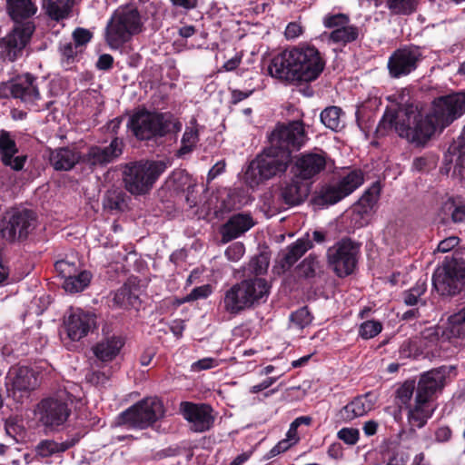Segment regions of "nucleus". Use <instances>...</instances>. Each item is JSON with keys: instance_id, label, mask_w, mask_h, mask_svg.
<instances>
[{"instance_id": "obj_9", "label": "nucleus", "mask_w": 465, "mask_h": 465, "mask_svg": "<svg viewBox=\"0 0 465 465\" xmlns=\"http://www.w3.org/2000/svg\"><path fill=\"white\" fill-rule=\"evenodd\" d=\"M170 165V160L140 161L127 164L124 171L126 190L136 195L148 193Z\"/></svg>"}, {"instance_id": "obj_57", "label": "nucleus", "mask_w": 465, "mask_h": 465, "mask_svg": "<svg viewBox=\"0 0 465 465\" xmlns=\"http://www.w3.org/2000/svg\"><path fill=\"white\" fill-rule=\"evenodd\" d=\"M303 33L302 26L297 22H291L287 25L284 35L288 40H294Z\"/></svg>"}, {"instance_id": "obj_18", "label": "nucleus", "mask_w": 465, "mask_h": 465, "mask_svg": "<svg viewBox=\"0 0 465 465\" xmlns=\"http://www.w3.org/2000/svg\"><path fill=\"white\" fill-rule=\"evenodd\" d=\"M306 135L301 121H293L287 125L278 126L272 134L271 145L287 149L292 159V151L298 150L305 143Z\"/></svg>"}, {"instance_id": "obj_27", "label": "nucleus", "mask_w": 465, "mask_h": 465, "mask_svg": "<svg viewBox=\"0 0 465 465\" xmlns=\"http://www.w3.org/2000/svg\"><path fill=\"white\" fill-rule=\"evenodd\" d=\"M254 225L250 214L238 213L232 215L221 229L222 241L228 242L240 237Z\"/></svg>"}, {"instance_id": "obj_20", "label": "nucleus", "mask_w": 465, "mask_h": 465, "mask_svg": "<svg viewBox=\"0 0 465 465\" xmlns=\"http://www.w3.org/2000/svg\"><path fill=\"white\" fill-rule=\"evenodd\" d=\"M327 153L322 150L301 153L295 160L294 173L303 181L312 180L323 172L327 166Z\"/></svg>"}, {"instance_id": "obj_44", "label": "nucleus", "mask_w": 465, "mask_h": 465, "mask_svg": "<svg viewBox=\"0 0 465 465\" xmlns=\"http://www.w3.org/2000/svg\"><path fill=\"white\" fill-rule=\"evenodd\" d=\"M82 51L76 47L71 41H63L59 44V53L61 55V61L64 65L72 64L78 53Z\"/></svg>"}, {"instance_id": "obj_58", "label": "nucleus", "mask_w": 465, "mask_h": 465, "mask_svg": "<svg viewBox=\"0 0 465 465\" xmlns=\"http://www.w3.org/2000/svg\"><path fill=\"white\" fill-rule=\"evenodd\" d=\"M460 242V239L456 236L448 237L438 244V251L440 252H448L456 247Z\"/></svg>"}, {"instance_id": "obj_47", "label": "nucleus", "mask_w": 465, "mask_h": 465, "mask_svg": "<svg viewBox=\"0 0 465 465\" xmlns=\"http://www.w3.org/2000/svg\"><path fill=\"white\" fill-rule=\"evenodd\" d=\"M124 203V194L117 190L108 191L104 199V206L110 210H121Z\"/></svg>"}, {"instance_id": "obj_50", "label": "nucleus", "mask_w": 465, "mask_h": 465, "mask_svg": "<svg viewBox=\"0 0 465 465\" xmlns=\"http://www.w3.org/2000/svg\"><path fill=\"white\" fill-rule=\"evenodd\" d=\"M323 25L326 28H341L350 23V18L345 14H328L323 17Z\"/></svg>"}, {"instance_id": "obj_31", "label": "nucleus", "mask_w": 465, "mask_h": 465, "mask_svg": "<svg viewBox=\"0 0 465 465\" xmlns=\"http://www.w3.org/2000/svg\"><path fill=\"white\" fill-rule=\"evenodd\" d=\"M312 247V242L308 238H300L288 246L280 261L282 271L289 270Z\"/></svg>"}, {"instance_id": "obj_36", "label": "nucleus", "mask_w": 465, "mask_h": 465, "mask_svg": "<svg viewBox=\"0 0 465 465\" xmlns=\"http://www.w3.org/2000/svg\"><path fill=\"white\" fill-rule=\"evenodd\" d=\"M322 123L329 129L338 132L345 126L343 113L338 106H330L321 113Z\"/></svg>"}, {"instance_id": "obj_53", "label": "nucleus", "mask_w": 465, "mask_h": 465, "mask_svg": "<svg viewBox=\"0 0 465 465\" xmlns=\"http://www.w3.org/2000/svg\"><path fill=\"white\" fill-rule=\"evenodd\" d=\"M74 45L82 51L83 46L89 43L92 39V33L84 28L78 27L73 32Z\"/></svg>"}, {"instance_id": "obj_10", "label": "nucleus", "mask_w": 465, "mask_h": 465, "mask_svg": "<svg viewBox=\"0 0 465 465\" xmlns=\"http://www.w3.org/2000/svg\"><path fill=\"white\" fill-rule=\"evenodd\" d=\"M269 294L267 282L261 278L242 281L225 292L223 303L226 312L236 314L259 303Z\"/></svg>"}, {"instance_id": "obj_1", "label": "nucleus", "mask_w": 465, "mask_h": 465, "mask_svg": "<svg viewBox=\"0 0 465 465\" xmlns=\"http://www.w3.org/2000/svg\"><path fill=\"white\" fill-rule=\"evenodd\" d=\"M405 92L393 95L397 108H388L377 132L385 134L394 130L416 145L426 143L437 129H444L465 114V93H454L433 100L430 112L422 116L418 107L405 100ZM408 96V94H407Z\"/></svg>"}, {"instance_id": "obj_29", "label": "nucleus", "mask_w": 465, "mask_h": 465, "mask_svg": "<svg viewBox=\"0 0 465 465\" xmlns=\"http://www.w3.org/2000/svg\"><path fill=\"white\" fill-rule=\"evenodd\" d=\"M124 345V341L120 336L106 337L93 347L94 356L102 361H113Z\"/></svg>"}, {"instance_id": "obj_7", "label": "nucleus", "mask_w": 465, "mask_h": 465, "mask_svg": "<svg viewBox=\"0 0 465 465\" xmlns=\"http://www.w3.org/2000/svg\"><path fill=\"white\" fill-rule=\"evenodd\" d=\"M127 127L137 139L150 140L163 137L169 133H178L182 129V123L170 113L143 109L130 116Z\"/></svg>"}, {"instance_id": "obj_49", "label": "nucleus", "mask_w": 465, "mask_h": 465, "mask_svg": "<svg viewBox=\"0 0 465 465\" xmlns=\"http://www.w3.org/2000/svg\"><path fill=\"white\" fill-rule=\"evenodd\" d=\"M417 391L414 381H407L397 390V399L403 404L408 405L412 398L414 391Z\"/></svg>"}, {"instance_id": "obj_12", "label": "nucleus", "mask_w": 465, "mask_h": 465, "mask_svg": "<svg viewBox=\"0 0 465 465\" xmlns=\"http://www.w3.org/2000/svg\"><path fill=\"white\" fill-rule=\"evenodd\" d=\"M38 224L36 213L25 208H13L7 211L0 223V234L7 242H20L27 239Z\"/></svg>"}, {"instance_id": "obj_5", "label": "nucleus", "mask_w": 465, "mask_h": 465, "mask_svg": "<svg viewBox=\"0 0 465 465\" xmlns=\"http://www.w3.org/2000/svg\"><path fill=\"white\" fill-rule=\"evenodd\" d=\"M143 26L142 15L134 4L118 6L105 26L104 39L112 49L121 48Z\"/></svg>"}, {"instance_id": "obj_39", "label": "nucleus", "mask_w": 465, "mask_h": 465, "mask_svg": "<svg viewBox=\"0 0 465 465\" xmlns=\"http://www.w3.org/2000/svg\"><path fill=\"white\" fill-rule=\"evenodd\" d=\"M137 300L138 297L132 293L130 287L124 285L114 293L112 302L114 307L128 308L134 306Z\"/></svg>"}, {"instance_id": "obj_59", "label": "nucleus", "mask_w": 465, "mask_h": 465, "mask_svg": "<svg viewBox=\"0 0 465 465\" xmlns=\"http://www.w3.org/2000/svg\"><path fill=\"white\" fill-rule=\"evenodd\" d=\"M56 272L63 277L64 280L66 277L71 275V272L74 271V264L70 263L66 261H58L55 263Z\"/></svg>"}, {"instance_id": "obj_24", "label": "nucleus", "mask_w": 465, "mask_h": 465, "mask_svg": "<svg viewBox=\"0 0 465 465\" xmlns=\"http://www.w3.org/2000/svg\"><path fill=\"white\" fill-rule=\"evenodd\" d=\"M10 91L15 98L29 104L40 100L37 79L30 74L17 76L11 84Z\"/></svg>"}, {"instance_id": "obj_19", "label": "nucleus", "mask_w": 465, "mask_h": 465, "mask_svg": "<svg viewBox=\"0 0 465 465\" xmlns=\"http://www.w3.org/2000/svg\"><path fill=\"white\" fill-rule=\"evenodd\" d=\"M380 193L381 186L378 183H374L352 206L350 221L353 228H361L369 223L379 201Z\"/></svg>"}, {"instance_id": "obj_40", "label": "nucleus", "mask_w": 465, "mask_h": 465, "mask_svg": "<svg viewBox=\"0 0 465 465\" xmlns=\"http://www.w3.org/2000/svg\"><path fill=\"white\" fill-rule=\"evenodd\" d=\"M418 0H387L386 6L393 15H407L415 12Z\"/></svg>"}, {"instance_id": "obj_2", "label": "nucleus", "mask_w": 465, "mask_h": 465, "mask_svg": "<svg viewBox=\"0 0 465 465\" xmlns=\"http://www.w3.org/2000/svg\"><path fill=\"white\" fill-rule=\"evenodd\" d=\"M325 61L313 45H299L273 56L268 65L269 74L289 84L298 85L316 80Z\"/></svg>"}, {"instance_id": "obj_64", "label": "nucleus", "mask_w": 465, "mask_h": 465, "mask_svg": "<svg viewBox=\"0 0 465 465\" xmlns=\"http://www.w3.org/2000/svg\"><path fill=\"white\" fill-rule=\"evenodd\" d=\"M252 90L249 91H241V90H232V104H236L241 101L248 98L252 94Z\"/></svg>"}, {"instance_id": "obj_45", "label": "nucleus", "mask_w": 465, "mask_h": 465, "mask_svg": "<svg viewBox=\"0 0 465 465\" xmlns=\"http://www.w3.org/2000/svg\"><path fill=\"white\" fill-rule=\"evenodd\" d=\"M290 321L292 326L302 330L311 324L312 317L308 308L302 307L291 314Z\"/></svg>"}, {"instance_id": "obj_11", "label": "nucleus", "mask_w": 465, "mask_h": 465, "mask_svg": "<svg viewBox=\"0 0 465 465\" xmlns=\"http://www.w3.org/2000/svg\"><path fill=\"white\" fill-rule=\"evenodd\" d=\"M163 414V402L156 397H149L121 412L116 419V424L143 430L152 426Z\"/></svg>"}, {"instance_id": "obj_17", "label": "nucleus", "mask_w": 465, "mask_h": 465, "mask_svg": "<svg viewBox=\"0 0 465 465\" xmlns=\"http://www.w3.org/2000/svg\"><path fill=\"white\" fill-rule=\"evenodd\" d=\"M64 325L67 337L79 341L96 329V316L80 308L71 309L64 317Z\"/></svg>"}, {"instance_id": "obj_34", "label": "nucleus", "mask_w": 465, "mask_h": 465, "mask_svg": "<svg viewBox=\"0 0 465 465\" xmlns=\"http://www.w3.org/2000/svg\"><path fill=\"white\" fill-rule=\"evenodd\" d=\"M73 7L72 0H44L43 9L45 14L56 22L70 16Z\"/></svg>"}, {"instance_id": "obj_4", "label": "nucleus", "mask_w": 465, "mask_h": 465, "mask_svg": "<svg viewBox=\"0 0 465 465\" xmlns=\"http://www.w3.org/2000/svg\"><path fill=\"white\" fill-rule=\"evenodd\" d=\"M455 366L443 365L421 375L415 396V404L410 407L408 422L411 431L422 428L433 412L430 400L436 391L441 390L446 379L455 371Z\"/></svg>"}, {"instance_id": "obj_62", "label": "nucleus", "mask_w": 465, "mask_h": 465, "mask_svg": "<svg viewBox=\"0 0 465 465\" xmlns=\"http://www.w3.org/2000/svg\"><path fill=\"white\" fill-rule=\"evenodd\" d=\"M451 437V430L449 427H440L435 432V440L439 442H446Z\"/></svg>"}, {"instance_id": "obj_51", "label": "nucleus", "mask_w": 465, "mask_h": 465, "mask_svg": "<svg viewBox=\"0 0 465 465\" xmlns=\"http://www.w3.org/2000/svg\"><path fill=\"white\" fill-rule=\"evenodd\" d=\"M269 266V259L265 254H260L253 257L249 262L248 270L256 274L260 275L265 272Z\"/></svg>"}, {"instance_id": "obj_26", "label": "nucleus", "mask_w": 465, "mask_h": 465, "mask_svg": "<svg viewBox=\"0 0 465 465\" xmlns=\"http://www.w3.org/2000/svg\"><path fill=\"white\" fill-rule=\"evenodd\" d=\"M123 153V142L114 138L108 146L91 147L84 156V162L91 166L104 165L119 157Z\"/></svg>"}, {"instance_id": "obj_38", "label": "nucleus", "mask_w": 465, "mask_h": 465, "mask_svg": "<svg viewBox=\"0 0 465 465\" xmlns=\"http://www.w3.org/2000/svg\"><path fill=\"white\" fill-rule=\"evenodd\" d=\"M92 275L87 271H83L76 275H69L64 282L66 292L74 293L84 291L90 283Z\"/></svg>"}, {"instance_id": "obj_25", "label": "nucleus", "mask_w": 465, "mask_h": 465, "mask_svg": "<svg viewBox=\"0 0 465 465\" xmlns=\"http://www.w3.org/2000/svg\"><path fill=\"white\" fill-rule=\"evenodd\" d=\"M0 158L5 166H9L15 171L23 169L26 161V156L18 153V148L15 139L9 132H0Z\"/></svg>"}, {"instance_id": "obj_60", "label": "nucleus", "mask_w": 465, "mask_h": 465, "mask_svg": "<svg viewBox=\"0 0 465 465\" xmlns=\"http://www.w3.org/2000/svg\"><path fill=\"white\" fill-rule=\"evenodd\" d=\"M294 443H291V440H288V439H283L280 440L271 450H270V457H274L276 455H279L280 453H282L286 450H288Z\"/></svg>"}, {"instance_id": "obj_16", "label": "nucleus", "mask_w": 465, "mask_h": 465, "mask_svg": "<svg viewBox=\"0 0 465 465\" xmlns=\"http://www.w3.org/2000/svg\"><path fill=\"white\" fill-rule=\"evenodd\" d=\"M423 58L421 49L409 45L395 50L388 60L389 74L392 78H401L415 71Z\"/></svg>"}, {"instance_id": "obj_8", "label": "nucleus", "mask_w": 465, "mask_h": 465, "mask_svg": "<svg viewBox=\"0 0 465 465\" xmlns=\"http://www.w3.org/2000/svg\"><path fill=\"white\" fill-rule=\"evenodd\" d=\"M432 284L440 295H456L465 291V246L460 247L446 258L432 276Z\"/></svg>"}, {"instance_id": "obj_6", "label": "nucleus", "mask_w": 465, "mask_h": 465, "mask_svg": "<svg viewBox=\"0 0 465 465\" xmlns=\"http://www.w3.org/2000/svg\"><path fill=\"white\" fill-rule=\"evenodd\" d=\"M291 161L287 149L271 145L250 163L245 173V182L254 188L267 180L283 174Z\"/></svg>"}, {"instance_id": "obj_56", "label": "nucleus", "mask_w": 465, "mask_h": 465, "mask_svg": "<svg viewBox=\"0 0 465 465\" xmlns=\"http://www.w3.org/2000/svg\"><path fill=\"white\" fill-rule=\"evenodd\" d=\"M219 365V361L214 358H203L193 363V371L209 370Z\"/></svg>"}, {"instance_id": "obj_30", "label": "nucleus", "mask_w": 465, "mask_h": 465, "mask_svg": "<svg viewBox=\"0 0 465 465\" xmlns=\"http://www.w3.org/2000/svg\"><path fill=\"white\" fill-rule=\"evenodd\" d=\"M80 153L71 148L62 147L51 152L49 161L56 171H69L80 160Z\"/></svg>"}, {"instance_id": "obj_52", "label": "nucleus", "mask_w": 465, "mask_h": 465, "mask_svg": "<svg viewBox=\"0 0 465 465\" xmlns=\"http://www.w3.org/2000/svg\"><path fill=\"white\" fill-rule=\"evenodd\" d=\"M337 437L348 445H354L359 440L360 432L355 428H342L338 431Z\"/></svg>"}, {"instance_id": "obj_22", "label": "nucleus", "mask_w": 465, "mask_h": 465, "mask_svg": "<svg viewBox=\"0 0 465 465\" xmlns=\"http://www.w3.org/2000/svg\"><path fill=\"white\" fill-rule=\"evenodd\" d=\"M309 193V184L294 174V177L280 184L278 199L288 206H297L307 199Z\"/></svg>"}, {"instance_id": "obj_46", "label": "nucleus", "mask_w": 465, "mask_h": 465, "mask_svg": "<svg viewBox=\"0 0 465 465\" xmlns=\"http://www.w3.org/2000/svg\"><path fill=\"white\" fill-rule=\"evenodd\" d=\"M382 331V325L378 321H366L360 325L359 335L369 340L377 336Z\"/></svg>"}, {"instance_id": "obj_15", "label": "nucleus", "mask_w": 465, "mask_h": 465, "mask_svg": "<svg viewBox=\"0 0 465 465\" xmlns=\"http://www.w3.org/2000/svg\"><path fill=\"white\" fill-rule=\"evenodd\" d=\"M425 339L465 346V306L450 314L446 322L423 332Z\"/></svg>"}, {"instance_id": "obj_35", "label": "nucleus", "mask_w": 465, "mask_h": 465, "mask_svg": "<svg viewBox=\"0 0 465 465\" xmlns=\"http://www.w3.org/2000/svg\"><path fill=\"white\" fill-rule=\"evenodd\" d=\"M199 142V125L195 119H193L189 125L185 127V131L181 140V146L177 150L175 155L183 157L193 152Z\"/></svg>"}, {"instance_id": "obj_28", "label": "nucleus", "mask_w": 465, "mask_h": 465, "mask_svg": "<svg viewBox=\"0 0 465 465\" xmlns=\"http://www.w3.org/2000/svg\"><path fill=\"white\" fill-rule=\"evenodd\" d=\"M374 403L370 393L358 396L340 411V417L344 421H351L367 414L373 408Z\"/></svg>"}, {"instance_id": "obj_32", "label": "nucleus", "mask_w": 465, "mask_h": 465, "mask_svg": "<svg viewBox=\"0 0 465 465\" xmlns=\"http://www.w3.org/2000/svg\"><path fill=\"white\" fill-rule=\"evenodd\" d=\"M440 216L446 223H462L465 221V203L460 198L449 197L441 203Z\"/></svg>"}, {"instance_id": "obj_37", "label": "nucleus", "mask_w": 465, "mask_h": 465, "mask_svg": "<svg viewBox=\"0 0 465 465\" xmlns=\"http://www.w3.org/2000/svg\"><path fill=\"white\" fill-rule=\"evenodd\" d=\"M359 36V28L355 25L347 24L341 28L332 30L328 39L333 44L345 45L349 43L355 41Z\"/></svg>"}, {"instance_id": "obj_55", "label": "nucleus", "mask_w": 465, "mask_h": 465, "mask_svg": "<svg viewBox=\"0 0 465 465\" xmlns=\"http://www.w3.org/2000/svg\"><path fill=\"white\" fill-rule=\"evenodd\" d=\"M245 247L243 243L237 242L227 247L225 256L229 261L238 262L244 254Z\"/></svg>"}, {"instance_id": "obj_54", "label": "nucleus", "mask_w": 465, "mask_h": 465, "mask_svg": "<svg viewBox=\"0 0 465 465\" xmlns=\"http://www.w3.org/2000/svg\"><path fill=\"white\" fill-rule=\"evenodd\" d=\"M212 293V288L209 284H204L193 288L191 292L183 298V302H189L199 299H205Z\"/></svg>"}, {"instance_id": "obj_14", "label": "nucleus", "mask_w": 465, "mask_h": 465, "mask_svg": "<svg viewBox=\"0 0 465 465\" xmlns=\"http://www.w3.org/2000/svg\"><path fill=\"white\" fill-rule=\"evenodd\" d=\"M359 252V245L351 239H341L328 249V263L337 276H348L356 267Z\"/></svg>"}, {"instance_id": "obj_48", "label": "nucleus", "mask_w": 465, "mask_h": 465, "mask_svg": "<svg viewBox=\"0 0 465 465\" xmlns=\"http://www.w3.org/2000/svg\"><path fill=\"white\" fill-rule=\"evenodd\" d=\"M454 152L457 153V160L453 174L460 181L465 180V145L455 143Z\"/></svg>"}, {"instance_id": "obj_3", "label": "nucleus", "mask_w": 465, "mask_h": 465, "mask_svg": "<svg viewBox=\"0 0 465 465\" xmlns=\"http://www.w3.org/2000/svg\"><path fill=\"white\" fill-rule=\"evenodd\" d=\"M6 8L8 15L17 25L2 38L0 47L3 56L13 62L22 55L35 29L32 21H19L33 16L37 7L31 0H6Z\"/></svg>"}, {"instance_id": "obj_23", "label": "nucleus", "mask_w": 465, "mask_h": 465, "mask_svg": "<svg viewBox=\"0 0 465 465\" xmlns=\"http://www.w3.org/2000/svg\"><path fill=\"white\" fill-rule=\"evenodd\" d=\"M6 386L14 394L16 391L29 392L39 386L37 373L28 367H18L9 371Z\"/></svg>"}, {"instance_id": "obj_63", "label": "nucleus", "mask_w": 465, "mask_h": 465, "mask_svg": "<svg viewBox=\"0 0 465 465\" xmlns=\"http://www.w3.org/2000/svg\"><path fill=\"white\" fill-rule=\"evenodd\" d=\"M276 381H277V378H274V377L267 378L262 382L251 387L250 391L252 393H258V392L269 388L270 386H272Z\"/></svg>"}, {"instance_id": "obj_33", "label": "nucleus", "mask_w": 465, "mask_h": 465, "mask_svg": "<svg viewBox=\"0 0 465 465\" xmlns=\"http://www.w3.org/2000/svg\"><path fill=\"white\" fill-rule=\"evenodd\" d=\"M74 439L57 442L53 440H43L35 448V453L41 458H49L56 454L63 453L74 446Z\"/></svg>"}, {"instance_id": "obj_13", "label": "nucleus", "mask_w": 465, "mask_h": 465, "mask_svg": "<svg viewBox=\"0 0 465 465\" xmlns=\"http://www.w3.org/2000/svg\"><path fill=\"white\" fill-rule=\"evenodd\" d=\"M71 397L66 391L43 399L35 411L39 422L49 430L64 425L71 414Z\"/></svg>"}, {"instance_id": "obj_42", "label": "nucleus", "mask_w": 465, "mask_h": 465, "mask_svg": "<svg viewBox=\"0 0 465 465\" xmlns=\"http://www.w3.org/2000/svg\"><path fill=\"white\" fill-rule=\"evenodd\" d=\"M320 268L317 257L309 255L298 266V274L306 279L313 278L321 272Z\"/></svg>"}, {"instance_id": "obj_61", "label": "nucleus", "mask_w": 465, "mask_h": 465, "mask_svg": "<svg viewBox=\"0 0 465 465\" xmlns=\"http://www.w3.org/2000/svg\"><path fill=\"white\" fill-rule=\"evenodd\" d=\"M113 62V56L111 54H104L99 56L96 66L100 70H108L112 67Z\"/></svg>"}, {"instance_id": "obj_43", "label": "nucleus", "mask_w": 465, "mask_h": 465, "mask_svg": "<svg viewBox=\"0 0 465 465\" xmlns=\"http://www.w3.org/2000/svg\"><path fill=\"white\" fill-rule=\"evenodd\" d=\"M320 196L325 203L334 204L341 201V199H343L344 197H346L347 195L337 183L335 184L327 185L323 187L321 190Z\"/></svg>"}, {"instance_id": "obj_41", "label": "nucleus", "mask_w": 465, "mask_h": 465, "mask_svg": "<svg viewBox=\"0 0 465 465\" xmlns=\"http://www.w3.org/2000/svg\"><path fill=\"white\" fill-rule=\"evenodd\" d=\"M363 183V174L359 170L351 171L347 175L342 177L338 183L342 191L348 196L355 191Z\"/></svg>"}, {"instance_id": "obj_21", "label": "nucleus", "mask_w": 465, "mask_h": 465, "mask_svg": "<svg viewBox=\"0 0 465 465\" xmlns=\"http://www.w3.org/2000/svg\"><path fill=\"white\" fill-rule=\"evenodd\" d=\"M181 412L195 432H203L211 429L214 417L213 409L207 404H195L188 401L181 403Z\"/></svg>"}]
</instances>
